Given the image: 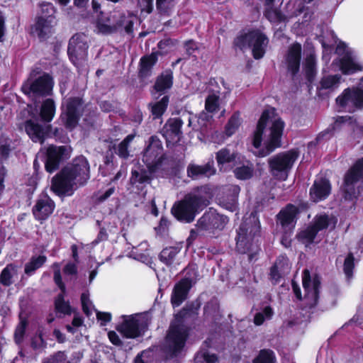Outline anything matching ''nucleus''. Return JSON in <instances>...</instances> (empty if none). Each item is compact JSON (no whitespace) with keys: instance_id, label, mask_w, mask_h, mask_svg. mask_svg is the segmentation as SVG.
Masks as SVG:
<instances>
[{"instance_id":"f257e3e1","label":"nucleus","mask_w":363,"mask_h":363,"mask_svg":"<svg viewBox=\"0 0 363 363\" xmlns=\"http://www.w3.org/2000/svg\"><path fill=\"white\" fill-rule=\"evenodd\" d=\"M90 179V165L80 155L63 167L51 179V191L59 197L71 196L79 188L84 186Z\"/></svg>"},{"instance_id":"f03ea898","label":"nucleus","mask_w":363,"mask_h":363,"mask_svg":"<svg viewBox=\"0 0 363 363\" xmlns=\"http://www.w3.org/2000/svg\"><path fill=\"white\" fill-rule=\"evenodd\" d=\"M260 232V222L254 213L243 220L237 230L235 250L239 254L247 255L250 262L256 257L260 250L258 243Z\"/></svg>"},{"instance_id":"7ed1b4c3","label":"nucleus","mask_w":363,"mask_h":363,"mask_svg":"<svg viewBox=\"0 0 363 363\" xmlns=\"http://www.w3.org/2000/svg\"><path fill=\"white\" fill-rule=\"evenodd\" d=\"M196 311L194 303L186 304L170 323L166 340L169 350L173 354H178L184 349L191 331V328L185 324V319L195 314Z\"/></svg>"},{"instance_id":"20e7f679","label":"nucleus","mask_w":363,"mask_h":363,"mask_svg":"<svg viewBox=\"0 0 363 363\" xmlns=\"http://www.w3.org/2000/svg\"><path fill=\"white\" fill-rule=\"evenodd\" d=\"M208 203L209 201L206 196L189 193L173 204L171 213L177 220L191 223L195 220L196 215Z\"/></svg>"},{"instance_id":"39448f33","label":"nucleus","mask_w":363,"mask_h":363,"mask_svg":"<svg viewBox=\"0 0 363 363\" xmlns=\"http://www.w3.org/2000/svg\"><path fill=\"white\" fill-rule=\"evenodd\" d=\"M268 43L269 39L262 31L258 28H250L247 32H240L234 38L233 48L242 52L251 48L253 58L260 60L266 53Z\"/></svg>"},{"instance_id":"423d86ee","label":"nucleus","mask_w":363,"mask_h":363,"mask_svg":"<svg viewBox=\"0 0 363 363\" xmlns=\"http://www.w3.org/2000/svg\"><path fill=\"white\" fill-rule=\"evenodd\" d=\"M363 182V157L357 160L345 172L340 189L345 201H356L363 191L358 182Z\"/></svg>"},{"instance_id":"0eeeda50","label":"nucleus","mask_w":363,"mask_h":363,"mask_svg":"<svg viewBox=\"0 0 363 363\" xmlns=\"http://www.w3.org/2000/svg\"><path fill=\"white\" fill-rule=\"evenodd\" d=\"M298 156L299 152L297 149H291L274 155L268 160L270 173L279 180H286Z\"/></svg>"},{"instance_id":"6e6552de","label":"nucleus","mask_w":363,"mask_h":363,"mask_svg":"<svg viewBox=\"0 0 363 363\" xmlns=\"http://www.w3.org/2000/svg\"><path fill=\"white\" fill-rule=\"evenodd\" d=\"M167 159L164 152L162 142L157 135L149 138L147 144L143 152L142 160L150 173H155L162 167Z\"/></svg>"},{"instance_id":"1a4fd4ad","label":"nucleus","mask_w":363,"mask_h":363,"mask_svg":"<svg viewBox=\"0 0 363 363\" xmlns=\"http://www.w3.org/2000/svg\"><path fill=\"white\" fill-rule=\"evenodd\" d=\"M54 85L52 75L43 72L31 82L23 83L21 90L27 96L47 97L53 94Z\"/></svg>"},{"instance_id":"9d476101","label":"nucleus","mask_w":363,"mask_h":363,"mask_svg":"<svg viewBox=\"0 0 363 363\" xmlns=\"http://www.w3.org/2000/svg\"><path fill=\"white\" fill-rule=\"evenodd\" d=\"M83 104L84 101L79 96H71L66 100L61 118L67 130H72L78 125L83 113Z\"/></svg>"},{"instance_id":"9b49d317","label":"nucleus","mask_w":363,"mask_h":363,"mask_svg":"<svg viewBox=\"0 0 363 363\" xmlns=\"http://www.w3.org/2000/svg\"><path fill=\"white\" fill-rule=\"evenodd\" d=\"M285 123L281 118H275L269 127V135L264 143V147L258 151L259 157H264L281 146Z\"/></svg>"},{"instance_id":"f8f14e48","label":"nucleus","mask_w":363,"mask_h":363,"mask_svg":"<svg viewBox=\"0 0 363 363\" xmlns=\"http://www.w3.org/2000/svg\"><path fill=\"white\" fill-rule=\"evenodd\" d=\"M52 268L53 269L54 282L60 290V292L55 298V310L56 313H60L66 315H70L73 312V309L69 303V301H66L65 300L67 294V289L65 284L62 281L60 271V263L54 262L52 265Z\"/></svg>"},{"instance_id":"ddd939ff","label":"nucleus","mask_w":363,"mask_h":363,"mask_svg":"<svg viewBox=\"0 0 363 363\" xmlns=\"http://www.w3.org/2000/svg\"><path fill=\"white\" fill-rule=\"evenodd\" d=\"M123 320L116 326V330L123 337L135 339L142 336L147 328V324L145 321H140L133 315H123Z\"/></svg>"},{"instance_id":"4468645a","label":"nucleus","mask_w":363,"mask_h":363,"mask_svg":"<svg viewBox=\"0 0 363 363\" xmlns=\"http://www.w3.org/2000/svg\"><path fill=\"white\" fill-rule=\"evenodd\" d=\"M302 284L305 291V298H308L311 294L312 301L308 304V307L309 309H313L318 306L319 302L321 286L320 277L315 275L313 279H311L309 270L305 269L302 273Z\"/></svg>"},{"instance_id":"2eb2a0df","label":"nucleus","mask_w":363,"mask_h":363,"mask_svg":"<svg viewBox=\"0 0 363 363\" xmlns=\"http://www.w3.org/2000/svg\"><path fill=\"white\" fill-rule=\"evenodd\" d=\"M301 210L293 203H287L276 216V222L282 230H294L299 218Z\"/></svg>"},{"instance_id":"dca6fc26","label":"nucleus","mask_w":363,"mask_h":363,"mask_svg":"<svg viewBox=\"0 0 363 363\" xmlns=\"http://www.w3.org/2000/svg\"><path fill=\"white\" fill-rule=\"evenodd\" d=\"M228 222L227 216L218 213L216 210L210 209L198 220L197 226L204 230H222Z\"/></svg>"},{"instance_id":"f3484780","label":"nucleus","mask_w":363,"mask_h":363,"mask_svg":"<svg viewBox=\"0 0 363 363\" xmlns=\"http://www.w3.org/2000/svg\"><path fill=\"white\" fill-rule=\"evenodd\" d=\"M67 148L65 146L50 145L45 151V169L48 173H52L60 168L65 160Z\"/></svg>"},{"instance_id":"a211bd4d","label":"nucleus","mask_w":363,"mask_h":363,"mask_svg":"<svg viewBox=\"0 0 363 363\" xmlns=\"http://www.w3.org/2000/svg\"><path fill=\"white\" fill-rule=\"evenodd\" d=\"M301 54V43L295 42L289 47L284 55L287 72L292 77H296L300 71Z\"/></svg>"},{"instance_id":"6ab92c4d","label":"nucleus","mask_w":363,"mask_h":363,"mask_svg":"<svg viewBox=\"0 0 363 363\" xmlns=\"http://www.w3.org/2000/svg\"><path fill=\"white\" fill-rule=\"evenodd\" d=\"M88 48L86 36L82 33H77L69 40L67 54L71 60H78L87 54Z\"/></svg>"},{"instance_id":"aec40b11","label":"nucleus","mask_w":363,"mask_h":363,"mask_svg":"<svg viewBox=\"0 0 363 363\" xmlns=\"http://www.w3.org/2000/svg\"><path fill=\"white\" fill-rule=\"evenodd\" d=\"M275 111L274 108H267L262 111L253 133L252 144L255 148H260L264 130L269 121L275 116Z\"/></svg>"},{"instance_id":"412c9836","label":"nucleus","mask_w":363,"mask_h":363,"mask_svg":"<svg viewBox=\"0 0 363 363\" xmlns=\"http://www.w3.org/2000/svg\"><path fill=\"white\" fill-rule=\"evenodd\" d=\"M23 125L26 133L34 143H43L52 130L51 125H43L32 119L26 120Z\"/></svg>"},{"instance_id":"4be33fe9","label":"nucleus","mask_w":363,"mask_h":363,"mask_svg":"<svg viewBox=\"0 0 363 363\" xmlns=\"http://www.w3.org/2000/svg\"><path fill=\"white\" fill-rule=\"evenodd\" d=\"M55 208V203L48 195L43 199H38L32 208V213L35 219L43 223L53 213Z\"/></svg>"},{"instance_id":"5701e85b","label":"nucleus","mask_w":363,"mask_h":363,"mask_svg":"<svg viewBox=\"0 0 363 363\" xmlns=\"http://www.w3.org/2000/svg\"><path fill=\"white\" fill-rule=\"evenodd\" d=\"M57 22L44 20L42 17H35V23L30 27V33L35 35L40 42L46 41L55 32Z\"/></svg>"},{"instance_id":"b1692460","label":"nucleus","mask_w":363,"mask_h":363,"mask_svg":"<svg viewBox=\"0 0 363 363\" xmlns=\"http://www.w3.org/2000/svg\"><path fill=\"white\" fill-rule=\"evenodd\" d=\"M192 287V280L184 277L175 284L172 294L171 303L174 308L179 306L188 297Z\"/></svg>"},{"instance_id":"393cba45","label":"nucleus","mask_w":363,"mask_h":363,"mask_svg":"<svg viewBox=\"0 0 363 363\" xmlns=\"http://www.w3.org/2000/svg\"><path fill=\"white\" fill-rule=\"evenodd\" d=\"M349 101H351L357 109L363 108V89L354 87L345 89L341 95L336 99L337 104L341 107H345Z\"/></svg>"},{"instance_id":"a878e982","label":"nucleus","mask_w":363,"mask_h":363,"mask_svg":"<svg viewBox=\"0 0 363 363\" xmlns=\"http://www.w3.org/2000/svg\"><path fill=\"white\" fill-rule=\"evenodd\" d=\"M331 184L330 181L321 177L315 179L309 189L311 200L315 203L326 199L331 193Z\"/></svg>"},{"instance_id":"bb28decb","label":"nucleus","mask_w":363,"mask_h":363,"mask_svg":"<svg viewBox=\"0 0 363 363\" xmlns=\"http://www.w3.org/2000/svg\"><path fill=\"white\" fill-rule=\"evenodd\" d=\"M159 55H161V52L155 51L141 57L138 72V77L140 79L144 80L152 76L153 68L158 61Z\"/></svg>"},{"instance_id":"cd10ccee","label":"nucleus","mask_w":363,"mask_h":363,"mask_svg":"<svg viewBox=\"0 0 363 363\" xmlns=\"http://www.w3.org/2000/svg\"><path fill=\"white\" fill-rule=\"evenodd\" d=\"M183 124L184 122L181 118H169L162 127L161 133L166 138H177L179 141L183 136L182 130Z\"/></svg>"},{"instance_id":"c85d7f7f","label":"nucleus","mask_w":363,"mask_h":363,"mask_svg":"<svg viewBox=\"0 0 363 363\" xmlns=\"http://www.w3.org/2000/svg\"><path fill=\"white\" fill-rule=\"evenodd\" d=\"M173 84V71L171 69H166L156 77L153 89L160 95H162L172 87Z\"/></svg>"},{"instance_id":"c756f323","label":"nucleus","mask_w":363,"mask_h":363,"mask_svg":"<svg viewBox=\"0 0 363 363\" xmlns=\"http://www.w3.org/2000/svg\"><path fill=\"white\" fill-rule=\"evenodd\" d=\"M187 176L192 179H197L201 177H210L215 174L216 169L209 163L204 165L190 164L187 167Z\"/></svg>"},{"instance_id":"7c9ffc66","label":"nucleus","mask_w":363,"mask_h":363,"mask_svg":"<svg viewBox=\"0 0 363 363\" xmlns=\"http://www.w3.org/2000/svg\"><path fill=\"white\" fill-rule=\"evenodd\" d=\"M340 69L345 75H350L363 69V67L357 63L350 54L345 55L340 60Z\"/></svg>"},{"instance_id":"2f4dec72","label":"nucleus","mask_w":363,"mask_h":363,"mask_svg":"<svg viewBox=\"0 0 363 363\" xmlns=\"http://www.w3.org/2000/svg\"><path fill=\"white\" fill-rule=\"evenodd\" d=\"M56 111L55 101L48 98L45 99L40 106L39 116L41 121L44 123H50L52 121Z\"/></svg>"},{"instance_id":"473e14b6","label":"nucleus","mask_w":363,"mask_h":363,"mask_svg":"<svg viewBox=\"0 0 363 363\" xmlns=\"http://www.w3.org/2000/svg\"><path fill=\"white\" fill-rule=\"evenodd\" d=\"M169 104V96L164 95L160 101L150 103L148 107L154 120L162 118Z\"/></svg>"},{"instance_id":"72a5a7b5","label":"nucleus","mask_w":363,"mask_h":363,"mask_svg":"<svg viewBox=\"0 0 363 363\" xmlns=\"http://www.w3.org/2000/svg\"><path fill=\"white\" fill-rule=\"evenodd\" d=\"M47 257L44 255L32 256L29 262L25 264L24 272L30 277L35 274L36 270L41 268L46 262Z\"/></svg>"},{"instance_id":"f704fd0d","label":"nucleus","mask_w":363,"mask_h":363,"mask_svg":"<svg viewBox=\"0 0 363 363\" xmlns=\"http://www.w3.org/2000/svg\"><path fill=\"white\" fill-rule=\"evenodd\" d=\"M304 72L306 80L312 83L316 76V57L315 54L310 53L305 59Z\"/></svg>"},{"instance_id":"c9c22d12","label":"nucleus","mask_w":363,"mask_h":363,"mask_svg":"<svg viewBox=\"0 0 363 363\" xmlns=\"http://www.w3.org/2000/svg\"><path fill=\"white\" fill-rule=\"evenodd\" d=\"M152 174L149 172L147 169L142 168L140 171L132 169L130 182L132 185L150 184L152 180Z\"/></svg>"},{"instance_id":"e433bc0d","label":"nucleus","mask_w":363,"mask_h":363,"mask_svg":"<svg viewBox=\"0 0 363 363\" xmlns=\"http://www.w3.org/2000/svg\"><path fill=\"white\" fill-rule=\"evenodd\" d=\"M180 250L181 248L175 246L164 248L159 255L160 260L167 266L172 265Z\"/></svg>"},{"instance_id":"4c0bfd02","label":"nucleus","mask_w":363,"mask_h":363,"mask_svg":"<svg viewBox=\"0 0 363 363\" xmlns=\"http://www.w3.org/2000/svg\"><path fill=\"white\" fill-rule=\"evenodd\" d=\"M242 123L240 111H235L225 125L224 133L228 137L232 136L238 130Z\"/></svg>"},{"instance_id":"58836bf2","label":"nucleus","mask_w":363,"mask_h":363,"mask_svg":"<svg viewBox=\"0 0 363 363\" xmlns=\"http://www.w3.org/2000/svg\"><path fill=\"white\" fill-rule=\"evenodd\" d=\"M252 363H277L275 352L269 348L261 349L252 359Z\"/></svg>"},{"instance_id":"ea45409f","label":"nucleus","mask_w":363,"mask_h":363,"mask_svg":"<svg viewBox=\"0 0 363 363\" xmlns=\"http://www.w3.org/2000/svg\"><path fill=\"white\" fill-rule=\"evenodd\" d=\"M19 319L20 321L16 325L13 334V340L18 345H21L23 343L28 325V320L26 318L20 316Z\"/></svg>"},{"instance_id":"a19ab883","label":"nucleus","mask_w":363,"mask_h":363,"mask_svg":"<svg viewBox=\"0 0 363 363\" xmlns=\"http://www.w3.org/2000/svg\"><path fill=\"white\" fill-rule=\"evenodd\" d=\"M40 11L36 17H42L44 20H52V22H57L56 9L52 3L43 2L40 4Z\"/></svg>"},{"instance_id":"79ce46f5","label":"nucleus","mask_w":363,"mask_h":363,"mask_svg":"<svg viewBox=\"0 0 363 363\" xmlns=\"http://www.w3.org/2000/svg\"><path fill=\"white\" fill-rule=\"evenodd\" d=\"M236 157L237 153H231L226 147L221 148L216 153V160L218 166L234 162Z\"/></svg>"},{"instance_id":"37998d69","label":"nucleus","mask_w":363,"mask_h":363,"mask_svg":"<svg viewBox=\"0 0 363 363\" xmlns=\"http://www.w3.org/2000/svg\"><path fill=\"white\" fill-rule=\"evenodd\" d=\"M264 15L272 23H282L286 19L285 15L280 9H274L273 7H267Z\"/></svg>"},{"instance_id":"c03bdc74","label":"nucleus","mask_w":363,"mask_h":363,"mask_svg":"<svg viewBox=\"0 0 363 363\" xmlns=\"http://www.w3.org/2000/svg\"><path fill=\"white\" fill-rule=\"evenodd\" d=\"M352 118L353 117L350 116H337L335 121V123L332 124L330 127H328L325 130L321 132L318 135V138L320 139V138H324L328 134L330 135V137L333 136L337 127H338L341 124L345 123L352 120Z\"/></svg>"},{"instance_id":"a18cd8bd","label":"nucleus","mask_w":363,"mask_h":363,"mask_svg":"<svg viewBox=\"0 0 363 363\" xmlns=\"http://www.w3.org/2000/svg\"><path fill=\"white\" fill-rule=\"evenodd\" d=\"M341 76L339 74L328 75L321 78L320 88L321 89H334L340 83Z\"/></svg>"},{"instance_id":"49530a36","label":"nucleus","mask_w":363,"mask_h":363,"mask_svg":"<svg viewBox=\"0 0 363 363\" xmlns=\"http://www.w3.org/2000/svg\"><path fill=\"white\" fill-rule=\"evenodd\" d=\"M235 177L240 180H248L253 177L254 168L252 164L242 165L236 167L233 170Z\"/></svg>"},{"instance_id":"de8ad7c7","label":"nucleus","mask_w":363,"mask_h":363,"mask_svg":"<svg viewBox=\"0 0 363 363\" xmlns=\"http://www.w3.org/2000/svg\"><path fill=\"white\" fill-rule=\"evenodd\" d=\"M274 315V311L270 306H265L262 312H258L255 313L254 316L253 322L255 325L259 326L262 325L265 319L270 320Z\"/></svg>"},{"instance_id":"09e8293b","label":"nucleus","mask_w":363,"mask_h":363,"mask_svg":"<svg viewBox=\"0 0 363 363\" xmlns=\"http://www.w3.org/2000/svg\"><path fill=\"white\" fill-rule=\"evenodd\" d=\"M133 134L128 135L118 145L117 155L123 159H127L129 156L128 146L134 139Z\"/></svg>"},{"instance_id":"8fccbe9b","label":"nucleus","mask_w":363,"mask_h":363,"mask_svg":"<svg viewBox=\"0 0 363 363\" xmlns=\"http://www.w3.org/2000/svg\"><path fill=\"white\" fill-rule=\"evenodd\" d=\"M318 233L315 229L311 225L298 233V239L303 242L312 244Z\"/></svg>"},{"instance_id":"3c124183","label":"nucleus","mask_w":363,"mask_h":363,"mask_svg":"<svg viewBox=\"0 0 363 363\" xmlns=\"http://www.w3.org/2000/svg\"><path fill=\"white\" fill-rule=\"evenodd\" d=\"M14 269L12 264H8L4 267L0 274V284L7 287L13 284V275L11 271Z\"/></svg>"},{"instance_id":"603ef678","label":"nucleus","mask_w":363,"mask_h":363,"mask_svg":"<svg viewBox=\"0 0 363 363\" xmlns=\"http://www.w3.org/2000/svg\"><path fill=\"white\" fill-rule=\"evenodd\" d=\"M42 363H69L65 351H57L45 357Z\"/></svg>"},{"instance_id":"864d4df0","label":"nucleus","mask_w":363,"mask_h":363,"mask_svg":"<svg viewBox=\"0 0 363 363\" xmlns=\"http://www.w3.org/2000/svg\"><path fill=\"white\" fill-rule=\"evenodd\" d=\"M354 269V257L352 252H349L346 256L343 264V272L348 279L352 278Z\"/></svg>"},{"instance_id":"5fc2aeb1","label":"nucleus","mask_w":363,"mask_h":363,"mask_svg":"<svg viewBox=\"0 0 363 363\" xmlns=\"http://www.w3.org/2000/svg\"><path fill=\"white\" fill-rule=\"evenodd\" d=\"M330 225V218L327 214L316 216L314 218V222L311 225L315 230L319 231L325 230Z\"/></svg>"},{"instance_id":"6e6d98bb","label":"nucleus","mask_w":363,"mask_h":363,"mask_svg":"<svg viewBox=\"0 0 363 363\" xmlns=\"http://www.w3.org/2000/svg\"><path fill=\"white\" fill-rule=\"evenodd\" d=\"M219 108V96L215 94L208 95L205 100V109L208 113H215Z\"/></svg>"},{"instance_id":"4d7b16f0","label":"nucleus","mask_w":363,"mask_h":363,"mask_svg":"<svg viewBox=\"0 0 363 363\" xmlns=\"http://www.w3.org/2000/svg\"><path fill=\"white\" fill-rule=\"evenodd\" d=\"M11 151V140L9 138L0 140V156L4 160H6L10 155Z\"/></svg>"},{"instance_id":"13d9d810","label":"nucleus","mask_w":363,"mask_h":363,"mask_svg":"<svg viewBox=\"0 0 363 363\" xmlns=\"http://www.w3.org/2000/svg\"><path fill=\"white\" fill-rule=\"evenodd\" d=\"M46 342L43 339V334L40 333L37 336L31 338L30 346L33 350H38L46 347Z\"/></svg>"},{"instance_id":"bf43d9fd","label":"nucleus","mask_w":363,"mask_h":363,"mask_svg":"<svg viewBox=\"0 0 363 363\" xmlns=\"http://www.w3.org/2000/svg\"><path fill=\"white\" fill-rule=\"evenodd\" d=\"M118 26L125 25L124 30L126 33L131 34L133 33L134 22L131 19H127L125 14L121 16L120 20L117 23Z\"/></svg>"},{"instance_id":"052dcab7","label":"nucleus","mask_w":363,"mask_h":363,"mask_svg":"<svg viewBox=\"0 0 363 363\" xmlns=\"http://www.w3.org/2000/svg\"><path fill=\"white\" fill-rule=\"evenodd\" d=\"M280 269H279L278 267H277L276 265H272L270 267L269 269V279L272 281L273 285H277L279 284L281 281V279L282 278L281 274L280 272Z\"/></svg>"},{"instance_id":"680f3d73","label":"nucleus","mask_w":363,"mask_h":363,"mask_svg":"<svg viewBox=\"0 0 363 363\" xmlns=\"http://www.w3.org/2000/svg\"><path fill=\"white\" fill-rule=\"evenodd\" d=\"M169 225V221L168 220V219L164 216H162L159 222L158 226L155 228V230L157 234L164 235L167 233Z\"/></svg>"},{"instance_id":"e2e57ef3","label":"nucleus","mask_w":363,"mask_h":363,"mask_svg":"<svg viewBox=\"0 0 363 363\" xmlns=\"http://www.w3.org/2000/svg\"><path fill=\"white\" fill-rule=\"evenodd\" d=\"M289 258L286 255H281L277 259L275 262L273 264L280 269L282 272H284L285 269H289Z\"/></svg>"},{"instance_id":"0e129e2a","label":"nucleus","mask_w":363,"mask_h":363,"mask_svg":"<svg viewBox=\"0 0 363 363\" xmlns=\"http://www.w3.org/2000/svg\"><path fill=\"white\" fill-rule=\"evenodd\" d=\"M184 47L185 48L186 53L189 57L193 55L195 51L199 50L197 43L191 39L185 41L184 43Z\"/></svg>"},{"instance_id":"69168bd1","label":"nucleus","mask_w":363,"mask_h":363,"mask_svg":"<svg viewBox=\"0 0 363 363\" xmlns=\"http://www.w3.org/2000/svg\"><path fill=\"white\" fill-rule=\"evenodd\" d=\"M150 356V351L143 350L134 358L133 363H152L151 361L148 359Z\"/></svg>"},{"instance_id":"338daca9","label":"nucleus","mask_w":363,"mask_h":363,"mask_svg":"<svg viewBox=\"0 0 363 363\" xmlns=\"http://www.w3.org/2000/svg\"><path fill=\"white\" fill-rule=\"evenodd\" d=\"M96 318L99 320L101 321V325H106L111 320L112 315L108 312L98 311L96 313Z\"/></svg>"},{"instance_id":"774afa93","label":"nucleus","mask_w":363,"mask_h":363,"mask_svg":"<svg viewBox=\"0 0 363 363\" xmlns=\"http://www.w3.org/2000/svg\"><path fill=\"white\" fill-rule=\"evenodd\" d=\"M77 266L73 262H68L63 268V273L65 275H77Z\"/></svg>"}]
</instances>
